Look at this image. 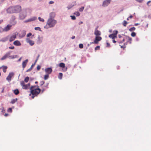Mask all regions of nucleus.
Wrapping results in <instances>:
<instances>
[{
  "label": "nucleus",
  "instance_id": "39448f33",
  "mask_svg": "<svg viewBox=\"0 0 151 151\" xmlns=\"http://www.w3.org/2000/svg\"><path fill=\"white\" fill-rule=\"evenodd\" d=\"M16 17L15 16H12L10 20V24L12 26H14L17 23V21L16 20Z\"/></svg>",
  "mask_w": 151,
  "mask_h": 151
},
{
  "label": "nucleus",
  "instance_id": "9d476101",
  "mask_svg": "<svg viewBox=\"0 0 151 151\" xmlns=\"http://www.w3.org/2000/svg\"><path fill=\"white\" fill-rule=\"evenodd\" d=\"M12 26V25H11L10 24H8L6 26L4 27V29L5 31V32H7L11 30Z\"/></svg>",
  "mask_w": 151,
  "mask_h": 151
},
{
  "label": "nucleus",
  "instance_id": "338daca9",
  "mask_svg": "<svg viewBox=\"0 0 151 151\" xmlns=\"http://www.w3.org/2000/svg\"><path fill=\"white\" fill-rule=\"evenodd\" d=\"M45 90V89H43L42 90V92H43Z\"/></svg>",
  "mask_w": 151,
  "mask_h": 151
},
{
  "label": "nucleus",
  "instance_id": "e2e57ef3",
  "mask_svg": "<svg viewBox=\"0 0 151 151\" xmlns=\"http://www.w3.org/2000/svg\"><path fill=\"white\" fill-rule=\"evenodd\" d=\"M120 46H121V47L122 48H124V46H123L122 45V46H121V45H119Z\"/></svg>",
  "mask_w": 151,
  "mask_h": 151
},
{
  "label": "nucleus",
  "instance_id": "6ab92c4d",
  "mask_svg": "<svg viewBox=\"0 0 151 151\" xmlns=\"http://www.w3.org/2000/svg\"><path fill=\"white\" fill-rule=\"evenodd\" d=\"M13 44L16 46H20L21 45V44L20 41L18 40L14 41L13 42Z\"/></svg>",
  "mask_w": 151,
  "mask_h": 151
},
{
  "label": "nucleus",
  "instance_id": "9b49d317",
  "mask_svg": "<svg viewBox=\"0 0 151 151\" xmlns=\"http://www.w3.org/2000/svg\"><path fill=\"white\" fill-rule=\"evenodd\" d=\"M14 74L13 73H9L6 78V79L9 81H11L12 78L14 76Z\"/></svg>",
  "mask_w": 151,
  "mask_h": 151
},
{
  "label": "nucleus",
  "instance_id": "774afa93",
  "mask_svg": "<svg viewBox=\"0 0 151 151\" xmlns=\"http://www.w3.org/2000/svg\"><path fill=\"white\" fill-rule=\"evenodd\" d=\"M38 83V82H37V81H36V82H35V83H36H36Z\"/></svg>",
  "mask_w": 151,
  "mask_h": 151
},
{
  "label": "nucleus",
  "instance_id": "6e6d98bb",
  "mask_svg": "<svg viewBox=\"0 0 151 151\" xmlns=\"http://www.w3.org/2000/svg\"><path fill=\"white\" fill-rule=\"evenodd\" d=\"M35 96H36L35 95H32V99H34V97H35Z\"/></svg>",
  "mask_w": 151,
  "mask_h": 151
},
{
  "label": "nucleus",
  "instance_id": "dca6fc26",
  "mask_svg": "<svg viewBox=\"0 0 151 151\" xmlns=\"http://www.w3.org/2000/svg\"><path fill=\"white\" fill-rule=\"evenodd\" d=\"M98 27L96 28L95 29L94 32V34L96 36H99L101 35V32L97 30Z\"/></svg>",
  "mask_w": 151,
  "mask_h": 151
},
{
  "label": "nucleus",
  "instance_id": "052dcab7",
  "mask_svg": "<svg viewBox=\"0 0 151 151\" xmlns=\"http://www.w3.org/2000/svg\"><path fill=\"white\" fill-rule=\"evenodd\" d=\"M8 115V114H4V116H7Z\"/></svg>",
  "mask_w": 151,
  "mask_h": 151
},
{
  "label": "nucleus",
  "instance_id": "de8ad7c7",
  "mask_svg": "<svg viewBox=\"0 0 151 151\" xmlns=\"http://www.w3.org/2000/svg\"><path fill=\"white\" fill-rule=\"evenodd\" d=\"M9 48L10 49H13L14 48V46H12L11 47H9Z\"/></svg>",
  "mask_w": 151,
  "mask_h": 151
},
{
  "label": "nucleus",
  "instance_id": "423d86ee",
  "mask_svg": "<svg viewBox=\"0 0 151 151\" xmlns=\"http://www.w3.org/2000/svg\"><path fill=\"white\" fill-rule=\"evenodd\" d=\"M118 33L117 31H113V33L110 34L109 35V37L112 39H114L115 38L117 37V35Z\"/></svg>",
  "mask_w": 151,
  "mask_h": 151
},
{
  "label": "nucleus",
  "instance_id": "37998d69",
  "mask_svg": "<svg viewBox=\"0 0 151 151\" xmlns=\"http://www.w3.org/2000/svg\"><path fill=\"white\" fill-rule=\"evenodd\" d=\"M70 17L71 18V19L73 20H75L76 19V18L75 16H70Z\"/></svg>",
  "mask_w": 151,
  "mask_h": 151
},
{
  "label": "nucleus",
  "instance_id": "2f4dec72",
  "mask_svg": "<svg viewBox=\"0 0 151 151\" xmlns=\"http://www.w3.org/2000/svg\"><path fill=\"white\" fill-rule=\"evenodd\" d=\"M127 24V21L124 20V21L123 23L122 24L123 25L124 27H126V26Z\"/></svg>",
  "mask_w": 151,
  "mask_h": 151
},
{
  "label": "nucleus",
  "instance_id": "09e8293b",
  "mask_svg": "<svg viewBox=\"0 0 151 151\" xmlns=\"http://www.w3.org/2000/svg\"><path fill=\"white\" fill-rule=\"evenodd\" d=\"M137 1L139 3H142L143 0H135Z\"/></svg>",
  "mask_w": 151,
  "mask_h": 151
},
{
  "label": "nucleus",
  "instance_id": "bb28decb",
  "mask_svg": "<svg viewBox=\"0 0 151 151\" xmlns=\"http://www.w3.org/2000/svg\"><path fill=\"white\" fill-rule=\"evenodd\" d=\"M63 77V73H60L58 76V78L60 79H61Z\"/></svg>",
  "mask_w": 151,
  "mask_h": 151
},
{
  "label": "nucleus",
  "instance_id": "a18cd8bd",
  "mask_svg": "<svg viewBox=\"0 0 151 151\" xmlns=\"http://www.w3.org/2000/svg\"><path fill=\"white\" fill-rule=\"evenodd\" d=\"M99 48L100 46H97L95 48V50H99Z\"/></svg>",
  "mask_w": 151,
  "mask_h": 151
},
{
  "label": "nucleus",
  "instance_id": "49530a36",
  "mask_svg": "<svg viewBox=\"0 0 151 151\" xmlns=\"http://www.w3.org/2000/svg\"><path fill=\"white\" fill-rule=\"evenodd\" d=\"M41 68V66L40 65H38L37 66V70H39Z\"/></svg>",
  "mask_w": 151,
  "mask_h": 151
},
{
  "label": "nucleus",
  "instance_id": "72a5a7b5",
  "mask_svg": "<svg viewBox=\"0 0 151 151\" xmlns=\"http://www.w3.org/2000/svg\"><path fill=\"white\" fill-rule=\"evenodd\" d=\"M135 29V28L134 27H132L129 29V30L130 31H134Z\"/></svg>",
  "mask_w": 151,
  "mask_h": 151
},
{
  "label": "nucleus",
  "instance_id": "2eb2a0df",
  "mask_svg": "<svg viewBox=\"0 0 151 151\" xmlns=\"http://www.w3.org/2000/svg\"><path fill=\"white\" fill-rule=\"evenodd\" d=\"M26 16V13H21L20 14L19 17L21 19H23L25 18Z\"/></svg>",
  "mask_w": 151,
  "mask_h": 151
},
{
  "label": "nucleus",
  "instance_id": "680f3d73",
  "mask_svg": "<svg viewBox=\"0 0 151 151\" xmlns=\"http://www.w3.org/2000/svg\"><path fill=\"white\" fill-rule=\"evenodd\" d=\"M83 23V22H79V24H82Z\"/></svg>",
  "mask_w": 151,
  "mask_h": 151
},
{
  "label": "nucleus",
  "instance_id": "5fc2aeb1",
  "mask_svg": "<svg viewBox=\"0 0 151 151\" xmlns=\"http://www.w3.org/2000/svg\"><path fill=\"white\" fill-rule=\"evenodd\" d=\"M3 22V20L2 19L0 20V24Z\"/></svg>",
  "mask_w": 151,
  "mask_h": 151
},
{
  "label": "nucleus",
  "instance_id": "6e6552de",
  "mask_svg": "<svg viewBox=\"0 0 151 151\" xmlns=\"http://www.w3.org/2000/svg\"><path fill=\"white\" fill-rule=\"evenodd\" d=\"M59 66L62 68V70L63 71L65 72L67 70V68L65 67V64L63 63H60L58 65Z\"/></svg>",
  "mask_w": 151,
  "mask_h": 151
},
{
  "label": "nucleus",
  "instance_id": "7ed1b4c3",
  "mask_svg": "<svg viewBox=\"0 0 151 151\" xmlns=\"http://www.w3.org/2000/svg\"><path fill=\"white\" fill-rule=\"evenodd\" d=\"M11 52H7L3 57L1 59L2 60H5L7 58H9L10 59H13L16 58V55H13L10 56Z\"/></svg>",
  "mask_w": 151,
  "mask_h": 151
},
{
  "label": "nucleus",
  "instance_id": "8fccbe9b",
  "mask_svg": "<svg viewBox=\"0 0 151 151\" xmlns=\"http://www.w3.org/2000/svg\"><path fill=\"white\" fill-rule=\"evenodd\" d=\"M32 33H29L27 35V37H28L30 36H31L32 35Z\"/></svg>",
  "mask_w": 151,
  "mask_h": 151
},
{
  "label": "nucleus",
  "instance_id": "4468645a",
  "mask_svg": "<svg viewBox=\"0 0 151 151\" xmlns=\"http://www.w3.org/2000/svg\"><path fill=\"white\" fill-rule=\"evenodd\" d=\"M111 0H105L104 1L103 3L102 6H106L110 4Z\"/></svg>",
  "mask_w": 151,
  "mask_h": 151
},
{
  "label": "nucleus",
  "instance_id": "69168bd1",
  "mask_svg": "<svg viewBox=\"0 0 151 151\" xmlns=\"http://www.w3.org/2000/svg\"><path fill=\"white\" fill-rule=\"evenodd\" d=\"M6 40H7V39H6L5 40H2V41H3V42H5L6 41Z\"/></svg>",
  "mask_w": 151,
  "mask_h": 151
},
{
  "label": "nucleus",
  "instance_id": "13d9d810",
  "mask_svg": "<svg viewBox=\"0 0 151 151\" xmlns=\"http://www.w3.org/2000/svg\"><path fill=\"white\" fill-rule=\"evenodd\" d=\"M75 38V37L74 36H73L71 38L72 39H74Z\"/></svg>",
  "mask_w": 151,
  "mask_h": 151
},
{
  "label": "nucleus",
  "instance_id": "cd10ccee",
  "mask_svg": "<svg viewBox=\"0 0 151 151\" xmlns=\"http://www.w3.org/2000/svg\"><path fill=\"white\" fill-rule=\"evenodd\" d=\"M7 68V67L6 66H3V71L4 73H5L6 70V69Z\"/></svg>",
  "mask_w": 151,
  "mask_h": 151
},
{
  "label": "nucleus",
  "instance_id": "a878e982",
  "mask_svg": "<svg viewBox=\"0 0 151 151\" xmlns=\"http://www.w3.org/2000/svg\"><path fill=\"white\" fill-rule=\"evenodd\" d=\"M13 91H14V93L16 95H17L19 93V91L18 89H15Z\"/></svg>",
  "mask_w": 151,
  "mask_h": 151
},
{
  "label": "nucleus",
  "instance_id": "4c0bfd02",
  "mask_svg": "<svg viewBox=\"0 0 151 151\" xmlns=\"http://www.w3.org/2000/svg\"><path fill=\"white\" fill-rule=\"evenodd\" d=\"M84 7L83 6H82L79 9V10L80 12H82L83 11V9H84Z\"/></svg>",
  "mask_w": 151,
  "mask_h": 151
},
{
  "label": "nucleus",
  "instance_id": "7c9ffc66",
  "mask_svg": "<svg viewBox=\"0 0 151 151\" xmlns=\"http://www.w3.org/2000/svg\"><path fill=\"white\" fill-rule=\"evenodd\" d=\"M3 32H5V31L4 29V28H3L1 27H0V32L2 33Z\"/></svg>",
  "mask_w": 151,
  "mask_h": 151
},
{
  "label": "nucleus",
  "instance_id": "0e129e2a",
  "mask_svg": "<svg viewBox=\"0 0 151 151\" xmlns=\"http://www.w3.org/2000/svg\"><path fill=\"white\" fill-rule=\"evenodd\" d=\"M138 24H138V23H135V26H137V25H138Z\"/></svg>",
  "mask_w": 151,
  "mask_h": 151
},
{
  "label": "nucleus",
  "instance_id": "f03ea898",
  "mask_svg": "<svg viewBox=\"0 0 151 151\" xmlns=\"http://www.w3.org/2000/svg\"><path fill=\"white\" fill-rule=\"evenodd\" d=\"M53 14L52 13L50 14V18L48 20L47 22L46 26L48 25L50 27H53L56 23V21L51 17V15Z\"/></svg>",
  "mask_w": 151,
  "mask_h": 151
},
{
  "label": "nucleus",
  "instance_id": "aec40b11",
  "mask_svg": "<svg viewBox=\"0 0 151 151\" xmlns=\"http://www.w3.org/2000/svg\"><path fill=\"white\" fill-rule=\"evenodd\" d=\"M30 85V83H29L28 84H25V85H24V86L22 87V88L23 89H27L29 88Z\"/></svg>",
  "mask_w": 151,
  "mask_h": 151
},
{
  "label": "nucleus",
  "instance_id": "f8f14e48",
  "mask_svg": "<svg viewBox=\"0 0 151 151\" xmlns=\"http://www.w3.org/2000/svg\"><path fill=\"white\" fill-rule=\"evenodd\" d=\"M45 72L47 74H50L52 72V70L51 68H48L45 69Z\"/></svg>",
  "mask_w": 151,
  "mask_h": 151
},
{
  "label": "nucleus",
  "instance_id": "c03bdc74",
  "mask_svg": "<svg viewBox=\"0 0 151 151\" xmlns=\"http://www.w3.org/2000/svg\"><path fill=\"white\" fill-rule=\"evenodd\" d=\"M45 83V81H42L40 82V84L41 86L43 85Z\"/></svg>",
  "mask_w": 151,
  "mask_h": 151
},
{
  "label": "nucleus",
  "instance_id": "412c9836",
  "mask_svg": "<svg viewBox=\"0 0 151 151\" xmlns=\"http://www.w3.org/2000/svg\"><path fill=\"white\" fill-rule=\"evenodd\" d=\"M37 19V18L35 17H33L29 19H28L27 20H26L25 21V22H30L32 21H35Z\"/></svg>",
  "mask_w": 151,
  "mask_h": 151
},
{
  "label": "nucleus",
  "instance_id": "0eeeda50",
  "mask_svg": "<svg viewBox=\"0 0 151 151\" xmlns=\"http://www.w3.org/2000/svg\"><path fill=\"white\" fill-rule=\"evenodd\" d=\"M7 13L9 14L14 13L13 6L9 7L6 9Z\"/></svg>",
  "mask_w": 151,
  "mask_h": 151
},
{
  "label": "nucleus",
  "instance_id": "f257e3e1",
  "mask_svg": "<svg viewBox=\"0 0 151 151\" xmlns=\"http://www.w3.org/2000/svg\"><path fill=\"white\" fill-rule=\"evenodd\" d=\"M38 87V86H32L30 88L31 94H29V95L30 96L32 94L37 96L38 95L41 91V89L39 88Z\"/></svg>",
  "mask_w": 151,
  "mask_h": 151
},
{
  "label": "nucleus",
  "instance_id": "c9c22d12",
  "mask_svg": "<svg viewBox=\"0 0 151 151\" xmlns=\"http://www.w3.org/2000/svg\"><path fill=\"white\" fill-rule=\"evenodd\" d=\"M74 14L75 15H76V16H79L80 14L79 12H75L74 13Z\"/></svg>",
  "mask_w": 151,
  "mask_h": 151
},
{
  "label": "nucleus",
  "instance_id": "f3484780",
  "mask_svg": "<svg viewBox=\"0 0 151 151\" xmlns=\"http://www.w3.org/2000/svg\"><path fill=\"white\" fill-rule=\"evenodd\" d=\"M26 42L27 43H29L31 46L33 45L34 44V42L33 41L29 39H26Z\"/></svg>",
  "mask_w": 151,
  "mask_h": 151
},
{
  "label": "nucleus",
  "instance_id": "f704fd0d",
  "mask_svg": "<svg viewBox=\"0 0 151 151\" xmlns=\"http://www.w3.org/2000/svg\"><path fill=\"white\" fill-rule=\"evenodd\" d=\"M20 84L22 86V87H23V86H24V85H25V84L24 82V81H21L20 82Z\"/></svg>",
  "mask_w": 151,
  "mask_h": 151
},
{
  "label": "nucleus",
  "instance_id": "79ce46f5",
  "mask_svg": "<svg viewBox=\"0 0 151 151\" xmlns=\"http://www.w3.org/2000/svg\"><path fill=\"white\" fill-rule=\"evenodd\" d=\"M7 111L9 112H12V108H9L7 110Z\"/></svg>",
  "mask_w": 151,
  "mask_h": 151
},
{
  "label": "nucleus",
  "instance_id": "ea45409f",
  "mask_svg": "<svg viewBox=\"0 0 151 151\" xmlns=\"http://www.w3.org/2000/svg\"><path fill=\"white\" fill-rule=\"evenodd\" d=\"M83 45L82 44H80L79 45V47L80 48H83Z\"/></svg>",
  "mask_w": 151,
  "mask_h": 151
},
{
  "label": "nucleus",
  "instance_id": "c756f323",
  "mask_svg": "<svg viewBox=\"0 0 151 151\" xmlns=\"http://www.w3.org/2000/svg\"><path fill=\"white\" fill-rule=\"evenodd\" d=\"M49 77V76L48 74H46L44 76V79L45 80H47Z\"/></svg>",
  "mask_w": 151,
  "mask_h": 151
},
{
  "label": "nucleus",
  "instance_id": "e433bc0d",
  "mask_svg": "<svg viewBox=\"0 0 151 151\" xmlns=\"http://www.w3.org/2000/svg\"><path fill=\"white\" fill-rule=\"evenodd\" d=\"M136 33L134 32H132L131 34V35L132 37H134L136 36Z\"/></svg>",
  "mask_w": 151,
  "mask_h": 151
},
{
  "label": "nucleus",
  "instance_id": "a211bd4d",
  "mask_svg": "<svg viewBox=\"0 0 151 151\" xmlns=\"http://www.w3.org/2000/svg\"><path fill=\"white\" fill-rule=\"evenodd\" d=\"M120 40H119L118 42L119 43H121L124 42L125 40V38L123 37H119Z\"/></svg>",
  "mask_w": 151,
  "mask_h": 151
},
{
  "label": "nucleus",
  "instance_id": "4be33fe9",
  "mask_svg": "<svg viewBox=\"0 0 151 151\" xmlns=\"http://www.w3.org/2000/svg\"><path fill=\"white\" fill-rule=\"evenodd\" d=\"M28 61V60L27 59H26L22 62V66L23 69H24L26 67Z\"/></svg>",
  "mask_w": 151,
  "mask_h": 151
},
{
  "label": "nucleus",
  "instance_id": "bf43d9fd",
  "mask_svg": "<svg viewBox=\"0 0 151 151\" xmlns=\"http://www.w3.org/2000/svg\"><path fill=\"white\" fill-rule=\"evenodd\" d=\"M133 17V16L132 15H130L129 17L128 18H132Z\"/></svg>",
  "mask_w": 151,
  "mask_h": 151
},
{
  "label": "nucleus",
  "instance_id": "a19ab883",
  "mask_svg": "<svg viewBox=\"0 0 151 151\" xmlns=\"http://www.w3.org/2000/svg\"><path fill=\"white\" fill-rule=\"evenodd\" d=\"M35 30H41V29H40V27H35Z\"/></svg>",
  "mask_w": 151,
  "mask_h": 151
},
{
  "label": "nucleus",
  "instance_id": "58836bf2",
  "mask_svg": "<svg viewBox=\"0 0 151 151\" xmlns=\"http://www.w3.org/2000/svg\"><path fill=\"white\" fill-rule=\"evenodd\" d=\"M38 19L40 20V21L43 22L44 21V20L43 19L41 18L40 17H38Z\"/></svg>",
  "mask_w": 151,
  "mask_h": 151
},
{
  "label": "nucleus",
  "instance_id": "ddd939ff",
  "mask_svg": "<svg viewBox=\"0 0 151 151\" xmlns=\"http://www.w3.org/2000/svg\"><path fill=\"white\" fill-rule=\"evenodd\" d=\"M16 35L15 34H14L13 35L10 37L9 38V41L10 42L12 41L16 38Z\"/></svg>",
  "mask_w": 151,
  "mask_h": 151
},
{
  "label": "nucleus",
  "instance_id": "5701e85b",
  "mask_svg": "<svg viewBox=\"0 0 151 151\" xmlns=\"http://www.w3.org/2000/svg\"><path fill=\"white\" fill-rule=\"evenodd\" d=\"M26 34V31H23L21 33L19 34V36L21 38H22Z\"/></svg>",
  "mask_w": 151,
  "mask_h": 151
},
{
  "label": "nucleus",
  "instance_id": "1a4fd4ad",
  "mask_svg": "<svg viewBox=\"0 0 151 151\" xmlns=\"http://www.w3.org/2000/svg\"><path fill=\"white\" fill-rule=\"evenodd\" d=\"M102 39V38L101 37L99 36H96L95 37V39L94 41V42H91L90 44L92 43H95V44H98V42L99 41L101 40Z\"/></svg>",
  "mask_w": 151,
  "mask_h": 151
},
{
  "label": "nucleus",
  "instance_id": "20e7f679",
  "mask_svg": "<svg viewBox=\"0 0 151 151\" xmlns=\"http://www.w3.org/2000/svg\"><path fill=\"white\" fill-rule=\"evenodd\" d=\"M14 13H17L20 12L22 10L21 7L19 5L13 6Z\"/></svg>",
  "mask_w": 151,
  "mask_h": 151
},
{
  "label": "nucleus",
  "instance_id": "3c124183",
  "mask_svg": "<svg viewBox=\"0 0 151 151\" xmlns=\"http://www.w3.org/2000/svg\"><path fill=\"white\" fill-rule=\"evenodd\" d=\"M106 44H107V47H110V44L109 43L107 42Z\"/></svg>",
  "mask_w": 151,
  "mask_h": 151
},
{
  "label": "nucleus",
  "instance_id": "473e14b6",
  "mask_svg": "<svg viewBox=\"0 0 151 151\" xmlns=\"http://www.w3.org/2000/svg\"><path fill=\"white\" fill-rule=\"evenodd\" d=\"M29 80V77L28 76L26 77L24 80V81L26 83Z\"/></svg>",
  "mask_w": 151,
  "mask_h": 151
},
{
  "label": "nucleus",
  "instance_id": "864d4df0",
  "mask_svg": "<svg viewBox=\"0 0 151 151\" xmlns=\"http://www.w3.org/2000/svg\"><path fill=\"white\" fill-rule=\"evenodd\" d=\"M113 42L114 43H115L116 41L114 39H113Z\"/></svg>",
  "mask_w": 151,
  "mask_h": 151
},
{
  "label": "nucleus",
  "instance_id": "4d7b16f0",
  "mask_svg": "<svg viewBox=\"0 0 151 151\" xmlns=\"http://www.w3.org/2000/svg\"><path fill=\"white\" fill-rule=\"evenodd\" d=\"M151 2V1H148L147 2V5H148V4H149V3H150V2Z\"/></svg>",
  "mask_w": 151,
  "mask_h": 151
},
{
  "label": "nucleus",
  "instance_id": "393cba45",
  "mask_svg": "<svg viewBox=\"0 0 151 151\" xmlns=\"http://www.w3.org/2000/svg\"><path fill=\"white\" fill-rule=\"evenodd\" d=\"M126 39H127L128 40V42H129V43H131V41H132V38L130 37H126Z\"/></svg>",
  "mask_w": 151,
  "mask_h": 151
},
{
  "label": "nucleus",
  "instance_id": "b1692460",
  "mask_svg": "<svg viewBox=\"0 0 151 151\" xmlns=\"http://www.w3.org/2000/svg\"><path fill=\"white\" fill-rule=\"evenodd\" d=\"M35 65V63H34L33 64H32L31 65L30 68L29 69H28L27 70L26 72H29V71H31L32 70V69L33 67Z\"/></svg>",
  "mask_w": 151,
  "mask_h": 151
},
{
  "label": "nucleus",
  "instance_id": "c85d7f7f",
  "mask_svg": "<svg viewBox=\"0 0 151 151\" xmlns=\"http://www.w3.org/2000/svg\"><path fill=\"white\" fill-rule=\"evenodd\" d=\"M17 99H12L11 101V103L12 104H14V103L15 102L17 101Z\"/></svg>",
  "mask_w": 151,
  "mask_h": 151
},
{
  "label": "nucleus",
  "instance_id": "603ef678",
  "mask_svg": "<svg viewBox=\"0 0 151 151\" xmlns=\"http://www.w3.org/2000/svg\"><path fill=\"white\" fill-rule=\"evenodd\" d=\"M54 3V1H50L49 2V4H53Z\"/></svg>",
  "mask_w": 151,
  "mask_h": 151
}]
</instances>
